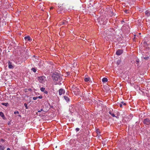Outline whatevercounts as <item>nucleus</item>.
<instances>
[{
  "mask_svg": "<svg viewBox=\"0 0 150 150\" xmlns=\"http://www.w3.org/2000/svg\"><path fill=\"white\" fill-rule=\"evenodd\" d=\"M52 77L53 79L55 81H57L60 79V76L59 74L57 73H55L53 74Z\"/></svg>",
  "mask_w": 150,
  "mask_h": 150,
  "instance_id": "f257e3e1",
  "label": "nucleus"
},
{
  "mask_svg": "<svg viewBox=\"0 0 150 150\" xmlns=\"http://www.w3.org/2000/svg\"><path fill=\"white\" fill-rule=\"evenodd\" d=\"M45 77L44 76H42L38 77L39 81L41 83H43L45 82Z\"/></svg>",
  "mask_w": 150,
  "mask_h": 150,
  "instance_id": "f03ea898",
  "label": "nucleus"
},
{
  "mask_svg": "<svg viewBox=\"0 0 150 150\" xmlns=\"http://www.w3.org/2000/svg\"><path fill=\"white\" fill-rule=\"evenodd\" d=\"M143 123L145 125H149L150 124V120L148 118L144 119L143 121Z\"/></svg>",
  "mask_w": 150,
  "mask_h": 150,
  "instance_id": "7ed1b4c3",
  "label": "nucleus"
},
{
  "mask_svg": "<svg viewBox=\"0 0 150 150\" xmlns=\"http://www.w3.org/2000/svg\"><path fill=\"white\" fill-rule=\"evenodd\" d=\"M58 91L59 94L60 96L61 95L63 94H64L65 93L64 90L62 88L59 89Z\"/></svg>",
  "mask_w": 150,
  "mask_h": 150,
  "instance_id": "20e7f679",
  "label": "nucleus"
},
{
  "mask_svg": "<svg viewBox=\"0 0 150 150\" xmlns=\"http://www.w3.org/2000/svg\"><path fill=\"white\" fill-rule=\"evenodd\" d=\"M73 90V92H74V94L76 95H77L79 94V90L78 88H76L75 90Z\"/></svg>",
  "mask_w": 150,
  "mask_h": 150,
  "instance_id": "39448f33",
  "label": "nucleus"
},
{
  "mask_svg": "<svg viewBox=\"0 0 150 150\" xmlns=\"http://www.w3.org/2000/svg\"><path fill=\"white\" fill-rule=\"evenodd\" d=\"M123 52V51L121 50H118L116 52V54L118 55H120Z\"/></svg>",
  "mask_w": 150,
  "mask_h": 150,
  "instance_id": "423d86ee",
  "label": "nucleus"
},
{
  "mask_svg": "<svg viewBox=\"0 0 150 150\" xmlns=\"http://www.w3.org/2000/svg\"><path fill=\"white\" fill-rule=\"evenodd\" d=\"M24 39L26 41H31L32 39L30 38V37L29 36L25 37L24 38Z\"/></svg>",
  "mask_w": 150,
  "mask_h": 150,
  "instance_id": "0eeeda50",
  "label": "nucleus"
},
{
  "mask_svg": "<svg viewBox=\"0 0 150 150\" xmlns=\"http://www.w3.org/2000/svg\"><path fill=\"white\" fill-rule=\"evenodd\" d=\"M0 116L4 120L6 119V117L5 115L2 112H0Z\"/></svg>",
  "mask_w": 150,
  "mask_h": 150,
  "instance_id": "6e6552de",
  "label": "nucleus"
},
{
  "mask_svg": "<svg viewBox=\"0 0 150 150\" xmlns=\"http://www.w3.org/2000/svg\"><path fill=\"white\" fill-rule=\"evenodd\" d=\"M64 98L65 100L67 102H69V98L66 96H64Z\"/></svg>",
  "mask_w": 150,
  "mask_h": 150,
  "instance_id": "1a4fd4ad",
  "label": "nucleus"
},
{
  "mask_svg": "<svg viewBox=\"0 0 150 150\" xmlns=\"http://www.w3.org/2000/svg\"><path fill=\"white\" fill-rule=\"evenodd\" d=\"M145 14L148 16H150V11L148 10H147L145 12Z\"/></svg>",
  "mask_w": 150,
  "mask_h": 150,
  "instance_id": "9d476101",
  "label": "nucleus"
},
{
  "mask_svg": "<svg viewBox=\"0 0 150 150\" xmlns=\"http://www.w3.org/2000/svg\"><path fill=\"white\" fill-rule=\"evenodd\" d=\"M8 65L9 68L10 69H11V68H13V66L12 65L11 63L10 62H8Z\"/></svg>",
  "mask_w": 150,
  "mask_h": 150,
  "instance_id": "9b49d317",
  "label": "nucleus"
},
{
  "mask_svg": "<svg viewBox=\"0 0 150 150\" xmlns=\"http://www.w3.org/2000/svg\"><path fill=\"white\" fill-rule=\"evenodd\" d=\"M102 81L103 82H106L108 81V79L106 78H103V79H102Z\"/></svg>",
  "mask_w": 150,
  "mask_h": 150,
  "instance_id": "f8f14e48",
  "label": "nucleus"
},
{
  "mask_svg": "<svg viewBox=\"0 0 150 150\" xmlns=\"http://www.w3.org/2000/svg\"><path fill=\"white\" fill-rule=\"evenodd\" d=\"M90 79V78L89 77H86L85 78L84 81L86 82H88L89 81Z\"/></svg>",
  "mask_w": 150,
  "mask_h": 150,
  "instance_id": "ddd939ff",
  "label": "nucleus"
},
{
  "mask_svg": "<svg viewBox=\"0 0 150 150\" xmlns=\"http://www.w3.org/2000/svg\"><path fill=\"white\" fill-rule=\"evenodd\" d=\"M1 104L3 105H5V106H8L9 105V104H8V103H1Z\"/></svg>",
  "mask_w": 150,
  "mask_h": 150,
  "instance_id": "4468645a",
  "label": "nucleus"
},
{
  "mask_svg": "<svg viewBox=\"0 0 150 150\" xmlns=\"http://www.w3.org/2000/svg\"><path fill=\"white\" fill-rule=\"evenodd\" d=\"M96 131L97 134H100V131L98 129H96Z\"/></svg>",
  "mask_w": 150,
  "mask_h": 150,
  "instance_id": "2eb2a0df",
  "label": "nucleus"
},
{
  "mask_svg": "<svg viewBox=\"0 0 150 150\" xmlns=\"http://www.w3.org/2000/svg\"><path fill=\"white\" fill-rule=\"evenodd\" d=\"M109 113L113 117H115V114L114 113H112L110 111L109 112Z\"/></svg>",
  "mask_w": 150,
  "mask_h": 150,
  "instance_id": "dca6fc26",
  "label": "nucleus"
},
{
  "mask_svg": "<svg viewBox=\"0 0 150 150\" xmlns=\"http://www.w3.org/2000/svg\"><path fill=\"white\" fill-rule=\"evenodd\" d=\"M4 148L3 146L0 145V150H4Z\"/></svg>",
  "mask_w": 150,
  "mask_h": 150,
  "instance_id": "f3484780",
  "label": "nucleus"
},
{
  "mask_svg": "<svg viewBox=\"0 0 150 150\" xmlns=\"http://www.w3.org/2000/svg\"><path fill=\"white\" fill-rule=\"evenodd\" d=\"M31 70L33 71V72H36V69L35 68H32V69H31Z\"/></svg>",
  "mask_w": 150,
  "mask_h": 150,
  "instance_id": "a211bd4d",
  "label": "nucleus"
},
{
  "mask_svg": "<svg viewBox=\"0 0 150 150\" xmlns=\"http://www.w3.org/2000/svg\"><path fill=\"white\" fill-rule=\"evenodd\" d=\"M45 88L43 87H42L40 88V90L42 91H45Z\"/></svg>",
  "mask_w": 150,
  "mask_h": 150,
  "instance_id": "6ab92c4d",
  "label": "nucleus"
},
{
  "mask_svg": "<svg viewBox=\"0 0 150 150\" xmlns=\"http://www.w3.org/2000/svg\"><path fill=\"white\" fill-rule=\"evenodd\" d=\"M38 98V96H36V97H34L33 98V100H36Z\"/></svg>",
  "mask_w": 150,
  "mask_h": 150,
  "instance_id": "aec40b11",
  "label": "nucleus"
},
{
  "mask_svg": "<svg viewBox=\"0 0 150 150\" xmlns=\"http://www.w3.org/2000/svg\"><path fill=\"white\" fill-rule=\"evenodd\" d=\"M120 62L121 61L120 60H118L117 62V64L118 65H119L120 64Z\"/></svg>",
  "mask_w": 150,
  "mask_h": 150,
  "instance_id": "412c9836",
  "label": "nucleus"
},
{
  "mask_svg": "<svg viewBox=\"0 0 150 150\" xmlns=\"http://www.w3.org/2000/svg\"><path fill=\"white\" fill-rule=\"evenodd\" d=\"M24 106H25V108L26 109H28V106H27V104L26 103H25L24 104Z\"/></svg>",
  "mask_w": 150,
  "mask_h": 150,
  "instance_id": "4be33fe9",
  "label": "nucleus"
},
{
  "mask_svg": "<svg viewBox=\"0 0 150 150\" xmlns=\"http://www.w3.org/2000/svg\"><path fill=\"white\" fill-rule=\"evenodd\" d=\"M122 104V105H126V103H125L124 102H121V103Z\"/></svg>",
  "mask_w": 150,
  "mask_h": 150,
  "instance_id": "5701e85b",
  "label": "nucleus"
},
{
  "mask_svg": "<svg viewBox=\"0 0 150 150\" xmlns=\"http://www.w3.org/2000/svg\"><path fill=\"white\" fill-rule=\"evenodd\" d=\"M38 98H40V99H41L42 98V96H38Z\"/></svg>",
  "mask_w": 150,
  "mask_h": 150,
  "instance_id": "b1692460",
  "label": "nucleus"
},
{
  "mask_svg": "<svg viewBox=\"0 0 150 150\" xmlns=\"http://www.w3.org/2000/svg\"><path fill=\"white\" fill-rule=\"evenodd\" d=\"M14 114H18L19 113V112L18 111H15L14 112Z\"/></svg>",
  "mask_w": 150,
  "mask_h": 150,
  "instance_id": "393cba45",
  "label": "nucleus"
},
{
  "mask_svg": "<svg viewBox=\"0 0 150 150\" xmlns=\"http://www.w3.org/2000/svg\"><path fill=\"white\" fill-rule=\"evenodd\" d=\"M80 129L78 128H77L76 129V130L77 132L79 131V130Z\"/></svg>",
  "mask_w": 150,
  "mask_h": 150,
  "instance_id": "a878e982",
  "label": "nucleus"
},
{
  "mask_svg": "<svg viewBox=\"0 0 150 150\" xmlns=\"http://www.w3.org/2000/svg\"><path fill=\"white\" fill-rule=\"evenodd\" d=\"M66 21L65 20H64L63 22V24H65L66 23Z\"/></svg>",
  "mask_w": 150,
  "mask_h": 150,
  "instance_id": "bb28decb",
  "label": "nucleus"
},
{
  "mask_svg": "<svg viewBox=\"0 0 150 150\" xmlns=\"http://www.w3.org/2000/svg\"><path fill=\"white\" fill-rule=\"evenodd\" d=\"M122 104L121 103H120L119 104L121 108H122Z\"/></svg>",
  "mask_w": 150,
  "mask_h": 150,
  "instance_id": "cd10ccee",
  "label": "nucleus"
},
{
  "mask_svg": "<svg viewBox=\"0 0 150 150\" xmlns=\"http://www.w3.org/2000/svg\"><path fill=\"white\" fill-rule=\"evenodd\" d=\"M44 91V92L46 94H47L48 93V92L47 91Z\"/></svg>",
  "mask_w": 150,
  "mask_h": 150,
  "instance_id": "c85d7f7f",
  "label": "nucleus"
},
{
  "mask_svg": "<svg viewBox=\"0 0 150 150\" xmlns=\"http://www.w3.org/2000/svg\"><path fill=\"white\" fill-rule=\"evenodd\" d=\"M149 57H145L144 58V59H149Z\"/></svg>",
  "mask_w": 150,
  "mask_h": 150,
  "instance_id": "c756f323",
  "label": "nucleus"
},
{
  "mask_svg": "<svg viewBox=\"0 0 150 150\" xmlns=\"http://www.w3.org/2000/svg\"><path fill=\"white\" fill-rule=\"evenodd\" d=\"M42 110H43L42 109H40V110H38V112H40L41 111H42Z\"/></svg>",
  "mask_w": 150,
  "mask_h": 150,
  "instance_id": "7c9ffc66",
  "label": "nucleus"
},
{
  "mask_svg": "<svg viewBox=\"0 0 150 150\" xmlns=\"http://www.w3.org/2000/svg\"><path fill=\"white\" fill-rule=\"evenodd\" d=\"M127 11H128V10H126L125 11V12H126V13H127Z\"/></svg>",
  "mask_w": 150,
  "mask_h": 150,
  "instance_id": "2f4dec72",
  "label": "nucleus"
},
{
  "mask_svg": "<svg viewBox=\"0 0 150 150\" xmlns=\"http://www.w3.org/2000/svg\"><path fill=\"white\" fill-rule=\"evenodd\" d=\"M53 7H51L50 8V9L51 10V9H53Z\"/></svg>",
  "mask_w": 150,
  "mask_h": 150,
  "instance_id": "473e14b6",
  "label": "nucleus"
},
{
  "mask_svg": "<svg viewBox=\"0 0 150 150\" xmlns=\"http://www.w3.org/2000/svg\"><path fill=\"white\" fill-rule=\"evenodd\" d=\"M7 150H11L9 148H8Z\"/></svg>",
  "mask_w": 150,
  "mask_h": 150,
  "instance_id": "72a5a7b5",
  "label": "nucleus"
}]
</instances>
